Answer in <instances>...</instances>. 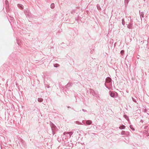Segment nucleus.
I'll list each match as a JSON object with an SVG mask.
<instances>
[{
  "label": "nucleus",
  "mask_w": 149,
  "mask_h": 149,
  "mask_svg": "<svg viewBox=\"0 0 149 149\" xmlns=\"http://www.w3.org/2000/svg\"><path fill=\"white\" fill-rule=\"evenodd\" d=\"M106 81L107 82V83L111 81V79L109 77H107L106 79Z\"/></svg>",
  "instance_id": "f257e3e1"
},
{
  "label": "nucleus",
  "mask_w": 149,
  "mask_h": 149,
  "mask_svg": "<svg viewBox=\"0 0 149 149\" xmlns=\"http://www.w3.org/2000/svg\"><path fill=\"white\" fill-rule=\"evenodd\" d=\"M110 95L111 97H114L115 95V93L112 92H110Z\"/></svg>",
  "instance_id": "f03ea898"
},
{
  "label": "nucleus",
  "mask_w": 149,
  "mask_h": 149,
  "mask_svg": "<svg viewBox=\"0 0 149 149\" xmlns=\"http://www.w3.org/2000/svg\"><path fill=\"white\" fill-rule=\"evenodd\" d=\"M18 6L19 8L21 9H22L23 8V6L22 4H19L18 5Z\"/></svg>",
  "instance_id": "7ed1b4c3"
},
{
  "label": "nucleus",
  "mask_w": 149,
  "mask_h": 149,
  "mask_svg": "<svg viewBox=\"0 0 149 149\" xmlns=\"http://www.w3.org/2000/svg\"><path fill=\"white\" fill-rule=\"evenodd\" d=\"M86 124L88 125H89L91 123V120H88L86 122Z\"/></svg>",
  "instance_id": "20e7f679"
},
{
  "label": "nucleus",
  "mask_w": 149,
  "mask_h": 149,
  "mask_svg": "<svg viewBox=\"0 0 149 149\" xmlns=\"http://www.w3.org/2000/svg\"><path fill=\"white\" fill-rule=\"evenodd\" d=\"M55 5L54 3H52L51 4V7L53 9L54 8Z\"/></svg>",
  "instance_id": "39448f33"
},
{
  "label": "nucleus",
  "mask_w": 149,
  "mask_h": 149,
  "mask_svg": "<svg viewBox=\"0 0 149 149\" xmlns=\"http://www.w3.org/2000/svg\"><path fill=\"white\" fill-rule=\"evenodd\" d=\"M125 128V126L124 125H123L119 127V128L120 129H123Z\"/></svg>",
  "instance_id": "423d86ee"
},
{
  "label": "nucleus",
  "mask_w": 149,
  "mask_h": 149,
  "mask_svg": "<svg viewBox=\"0 0 149 149\" xmlns=\"http://www.w3.org/2000/svg\"><path fill=\"white\" fill-rule=\"evenodd\" d=\"M38 100L39 102H42V99L41 98H38Z\"/></svg>",
  "instance_id": "0eeeda50"
},
{
  "label": "nucleus",
  "mask_w": 149,
  "mask_h": 149,
  "mask_svg": "<svg viewBox=\"0 0 149 149\" xmlns=\"http://www.w3.org/2000/svg\"><path fill=\"white\" fill-rule=\"evenodd\" d=\"M120 53L121 54L123 55L124 53V51L122 50L120 52Z\"/></svg>",
  "instance_id": "6e6552de"
}]
</instances>
